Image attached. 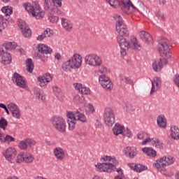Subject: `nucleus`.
Listing matches in <instances>:
<instances>
[{
  "mask_svg": "<svg viewBox=\"0 0 179 179\" xmlns=\"http://www.w3.org/2000/svg\"><path fill=\"white\" fill-rule=\"evenodd\" d=\"M157 122L159 128H166V127H167V122L166 121V117L163 115H160L157 117Z\"/></svg>",
  "mask_w": 179,
  "mask_h": 179,
  "instance_id": "bb28decb",
  "label": "nucleus"
},
{
  "mask_svg": "<svg viewBox=\"0 0 179 179\" xmlns=\"http://www.w3.org/2000/svg\"><path fill=\"white\" fill-rule=\"evenodd\" d=\"M102 124L101 122H100V121L97 120L96 122V128H101Z\"/></svg>",
  "mask_w": 179,
  "mask_h": 179,
  "instance_id": "338daca9",
  "label": "nucleus"
},
{
  "mask_svg": "<svg viewBox=\"0 0 179 179\" xmlns=\"http://www.w3.org/2000/svg\"><path fill=\"white\" fill-rule=\"evenodd\" d=\"M62 24L64 29L67 31H71V30H72V29L73 28L72 22L65 18H62Z\"/></svg>",
  "mask_w": 179,
  "mask_h": 179,
  "instance_id": "a878e982",
  "label": "nucleus"
},
{
  "mask_svg": "<svg viewBox=\"0 0 179 179\" xmlns=\"http://www.w3.org/2000/svg\"><path fill=\"white\" fill-rule=\"evenodd\" d=\"M152 68L155 72H159V71H162V68H163V63L162 62V59H157L152 63Z\"/></svg>",
  "mask_w": 179,
  "mask_h": 179,
  "instance_id": "393cba45",
  "label": "nucleus"
},
{
  "mask_svg": "<svg viewBox=\"0 0 179 179\" xmlns=\"http://www.w3.org/2000/svg\"><path fill=\"white\" fill-rule=\"evenodd\" d=\"M38 81L39 82V86L41 87H45L46 85L45 83H48V80L47 78H45L44 76H40L38 78Z\"/></svg>",
  "mask_w": 179,
  "mask_h": 179,
  "instance_id": "58836bf2",
  "label": "nucleus"
},
{
  "mask_svg": "<svg viewBox=\"0 0 179 179\" xmlns=\"http://www.w3.org/2000/svg\"><path fill=\"white\" fill-rule=\"evenodd\" d=\"M18 146L22 150H26V149H27V143L26 141V139L20 141L18 144Z\"/></svg>",
  "mask_w": 179,
  "mask_h": 179,
  "instance_id": "de8ad7c7",
  "label": "nucleus"
},
{
  "mask_svg": "<svg viewBox=\"0 0 179 179\" xmlns=\"http://www.w3.org/2000/svg\"><path fill=\"white\" fill-rule=\"evenodd\" d=\"M43 34H45V37H52V36L54 34V31L50 28H47L44 31Z\"/></svg>",
  "mask_w": 179,
  "mask_h": 179,
  "instance_id": "09e8293b",
  "label": "nucleus"
},
{
  "mask_svg": "<svg viewBox=\"0 0 179 179\" xmlns=\"http://www.w3.org/2000/svg\"><path fill=\"white\" fill-rule=\"evenodd\" d=\"M103 160L104 162H110V163H102V164H98L95 165V167L97 171H99L101 173L107 172V173H111L118 164H120V162L115 157H113L111 156H105L103 158Z\"/></svg>",
  "mask_w": 179,
  "mask_h": 179,
  "instance_id": "f03ea898",
  "label": "nucleus"
},
{
  "mask_svg": "<svg viewBox=\"0 0 179 179\" xmlns=\"http://www.w3.org/2000/svg\"><path fill=\"white\" fill-rule=\"evenodd\" d=\"M38 51L39 54H51L52 52V49L48 45L45 44H39L38 46Z\"/></svg>",
  "mask_w": 179,
  "mask_h": 179,
  "instance_id": "4be33fe9",
  "label": "nucleus"
},
{
  "mask_svg": "<svg viewBox=\"0 0 179 179\" xmlns=\"http://www.w3.org/2000/svg\"><path fill=\"white\" fill-rule=\"evenodd\" d=\"M114 19L117 20L116 22V31L119 33V35L117 36V41L121 49L122 55H126L127 51L129 48L136 50V51H139L141 50V45L138 43V39L134 37L130 39V41H127V39L124 37L129 36V31H128V27L124 21H122V17L120 14H115Z\"/></svg>",
  "mask_w": 179,
  "mask_h": 179,
  "instance_id": "f257e3e1",
  "label": "nucleus"
},
{
  "mask_svg": "<svg viewBox=\"0 0 179 179\" xmlns=\"http://www.w3.org/2000/svg\"><path fill=\"white\" fill-rule=\"evenodd\" d=\"M129 167H130L131 170H134V171H136V173H142V171H145V170L148 169V166L141 164H129Z\"/></svg>",
  "mask_w": 179,
  "mask_h": 179,
  "instance_id": "aec40b11",
  "label": "nucleus"
},
{
  "mask_svg": "<svg viewBox=\"0 0 179 179\" xmlns=\"http://www.w3.org/2000/svg\"><path fill=\"white\" fill-rule=\"evenodd\" d=\"M6 127H8V121L5 118L1 117L0 120V128L5 131V129H6Z\"/></svg>",
  "mask_w": 179,
  "mask_h": 179,
  "instance_id": "c03bdc74",
  "label": "nucleus"
},
{
  "mask_svg": "<svg viewBox=\"0 0 179 179\" xmlns=\"http://www.w3.org/2000/svg\"><path fill=\"white\" fill-rule=\"evenodd\" d=\"M161 162H163L166 166H170L171 164H173L174 162H176V159L171 155H168L161 158Z\"/></svg>",
  "mask_w": 179,
  "mask_h": 179,
  "instance_id": "c85d7f7f",
  "label": "nucleus"
},
{
  "mask_svg": "<svg viewBox=\"0 0 179 179\" xmlns=\"http://www.w3.org/2000/svg\"><path fill=\"white\" fill-rule=\"evenodd\" d=\"M175 85L179 88V74H176L174 78Z\"/></svg>",
  "mask_w": 179,
  "mask_h": 179,
  "instance_id": "bf43d9fd",
  "label": "nucleus"
},
{
  "mask_svg": "<svg viewBox=\"0 0 179 179\" xmlns=\"http://www.w3.org/2000/svg\"><path fill=\"white\" fill-rule=\"evenodd\" d=\"M85 62L86 65H90V66H101V64H103L101 58L95 54H89L86 55L85 57Z\"/></svg>",
  "mask_w": 179,
  "mask_h": 179,
  "instance_id": "6e6552de",
  "label": "nucleus"
},
{
  "mask_svg": "<svg viewBox=\"0 0 179 179\" xmlns=\"http://www.w3.org/2000/svg\"><path fill=\"white\" fill-rule=\"evenodd\" d=\"M74 103H76L77 104H82L85 103V96L83 95H76L73 98Z\"/></svg>",
  "mask_w": 179,
  "mask_h": 179,
  "instance_id": "c9c22d12",
  "label": "nucleus"
},
{
  "mask_svg": "<svg viewBox=\"0 0 179 179\" xmlns=\"http://www.w3.org/2000/svg\"><path fill=\"white\" fill-rule=\"evenodd\" d=\"M124 152H125V155H129V157H131V159H134V157H135V155H136V148L127 147L124 149Z\"/></svg>",
  "mask_w": 179,
  "mask_h": 179,
  "instance_id": "c756f323",
  "label": "nucleus"
},
{
  "mask_svg": "<svg viewBox=\"0 0 179 179\" xmlns=\"http://www.w3.org/2000/svg\"><path fill=\"white\" fill-rule=\"evenodd\" d=\"M50 0H44V5L45 9H50Z\"/></svg>",
  "mask_w": 179,
  "mask_h": 179,
  "instance_id": "69168bd1",
  "label": "nucleus"
},
{
  "mask_svg": "<svg viewBox=\"0 0 179 179\" xmlns=\"http://www.w3.org/2000/svg\"><path fill=\"white\" fill-rule=\"evenodd\" d=\"M116 169L117 173H118V176L124 177V172H122V169L121 168H115Z\"/></svg>",
  "mask_w": 179,
  "mask_h": 179,
  "instance_id": "e2e57ef3",
  "label": "nucleus"
},
{
  "mask_svg": "<svg viewBox=\"0 0 179 179\" xmlns=\"http://www.w3.org/2000/svg\"><path fill=\"white\" fill-rule=\"evenodd\" d=\"M8 24H9L8 20L3 18L2 15H0V32L8 27Z\"/></svg>",
  "mask_w": 179,
  "mask_h": 179,
  "instance_id": "473e14b6",
  "label": "nucleus"
},
{
  "mask_svg": "<svg viewBox=\"0 0 179 179\" xmlns=\"http://www.w3.org/2000/svg\"><path fill=\"white\" fill-rule=\"evenodd\" d=\"M53 155L57 160H64L65 157V151L61 147H57L53 150Z\"/></svg>",
  "mask_w": 179,
  "mask_h": 179,
  "instance_id": "6ab92c4d",
  "label": "nucleus"
},
{
  "mask_svg": "<svg viewBox=\"0 0 179 179\" xmlns=\"http://www.w3.org/2000/svg\"><path fill=\"white\" fill-rule=\"evenodd\" d=\"M139 37L146 45H150V44H153V38L152 37V35L149 34L148 32H146V31H141L139 32Z\"/></svg>",
  "mask_w": 179,
  "mask_h": 179,
  "instance_id": "f3484780",
  "label": "nucleus"
},
{
  "mask_svg": "<svg viewBox=\"0 0 179 179\" xmlns=\"http://www.w3.org/2000/svg\"><path fill=\"white\" fill-rule=\"evenodd\" d=\"M33 160H34V157L33 155L29 152H21L17 157V163H33Z\"/></svg>",
  "mask_w": 179,
  "mask_h": 179,
  "instance_id": "9d476101",
  "label": "nucleus"
},
{
  "mask_svg": "<svg viewBox=\"0 0 179 179\" xmlns=\"http://www.w3.org/2000/svg\"><path fill=\"white\" fill-rule=\"evenodd\" d=\"M1 11L6 16H10L11 13H13V10L12 7L10 6H4L1 8Z\"/></svg>",
  "mask_w": 179,
  "mask_h": 179,
  "instance_id": "e433bc0d",
  "label": "nucleus"
},
{
  "mask_svg": "<svg viewBox=\"0 0 179 179\" xmlns=\"http://www.w3.org/2000/svg\"><path fill=\"white\" fill-rule=\"evenodd\" d=\"M120 80H122V82H124V83H127V85H134V81L129 78L120 76Z\"/></svg>",
  "mask_w": 179,
  "mask_h": 179,
  "instance_id": "37998d69",
  "label": "nucleus"
},
{
  "mask_svg": "<svg viewBox=\"0 0 179 179\" xmlns=\"http://www.w3.org/2000/svg\"><path fill=\"white\" fill-rule=\"evenodd\" d=\"M62 68L64 72L71 71V60H68L66 62H64L62 65Z\"/></svg>",
  "mask_w": 179,
  "mask_h": 179,
  "instance_id": "ea45409f",
  "label": "nucleus"
},
{
  "mask_svg": "<svg viewBox=\"0 0 179 179\" xmlns=\"http://www.w3.org/2000/svg\"><path fill=\"white\" fill-rule=\"evenodd\" d=\"M152 141L155 148H157L158 149H163L164 144L162 143V141H159L157 138H152Z\"/></svg>",
  "mask_w": 179,
  "mask_h": 179,
  "instance_id": "4c0bfd02",
  "label": "nucleus"
},
{
  "mask_svg": "<svg viewBox=\"0 0 179 179\" xmlns=\"http://www.w3.org/2000/svg\"><path fill=\"white\" fill-rule=\"evenodd\" d=\"M99 80L100 85L103 87V89H106V90H111V89H113V83H111L110 78H108V77L105 74L100 76Z\"/></svg>",
  "mask_w": 179,
  "mask_h": 179,
  "instance_id": "2eb2a0df",
  "label": "nucleus"
},
{
  "mask_svg": "<svg viewBox=\"0 0 179 179\" xmlns=\"http://www.w3.org/2000/svg\"><path fill=\"white\" fill-rule=\"evenodd\" d=\"M170 41L164 38L158 45V51L162 58H171V52H170Z\"/></svg>",
  "mask_w": 179,
  "mask_h": 179,
  "instance_id": "423d86ee",
  "label": "nucleus"
},
{
  "mask_svg": "<svg viewBox=\"0 0 179 179\" xmlns=\"http://www.w3.org/2000/svg\"><path fill=\"white\" fill-rule=\"evenodd\" d=\"M13 117L14 118H16L17 120H19L20 118V110L17 109V110L11 113Z\"/></svg>",
  "mask_w": 179,
  "mask_h": 179,
  "instance_id": "864d4df0",
  "label": "nucleus"
},
{
  "mask_svg": "<svg viewBox=\"0 0 179 179\" xmlns=\"http://www.w3.org/2000/svg\"><path fill=\"white\" fill-rule=\"evenodd\" d=\"M137 136L140 141H143L142 142V145H146L150 141V138H149V134H148L146 132L144 131H140Z\"/></svg>",
  "mask_w": 179,
  "mask_h": 179,
  "instance_id": "b1692460",
  "label": "nucleus"
},
{
  "mask_svg": "<svg viewBox=\"0 0 179 179\" xmlns=\"http://www.w3.org/2000/svg\"><path fill=\"white\" fill-rule=\"evenodd\" d=\"M53 5L56 6V8H61L62 6V0H52Z\"/></svg>",
  "mask_w": 179,
  "mask_h": 179,
  "instance_id": "5fc2aeb1",
  "label": "nucleus"
},
{
  "mask_svg": "<svg viewBox=\"0 0 179 179\" xmlns=\"http://www.w3.org/2000/svg\"><path fill=\"white\" fill-rule=\"evenodd\" d=\"M24 8L25 10L28 11V13L34 17H36V19H42L44 17V12L41 10V8H40V5L38 3H35V6H33L30 3H24Z\"/></svg>",
  "mask_w": 179,
  "mask_h": 179,
  "instance_id": "39448f33",
  "label": "nucleus"
},
{
  "mask_svg": "<svg viewBox=\"0 0 179 179\" xmlns=\"http://www.w3.org/2000/svg\"><path fill=\"white\" fill-rule=\"evenodd\" d=\"M34 94L36 96L38 100H42V101H44V96H43V94H41V90L38 88L35 89Z\"/></svg>",
  "mask_w": 179,
  "mask_h": 179,
  "instance_id": "79ce46f5",
  "label": "nucleus"
},
{
  "mask_svg": "<svg viewBox=\"0 0 179 179\" xmlns=\"http://www.w3.org/2000/svg\"><path fill=\"white\" fill-rule=\"evenodd\" d=\"M142 151L143 152V153H145V155L149 156V157H156V150H155L152 148H142Z\"/></svg>",
  "mask_w": 179,
  "mask_h": 179,
  "instance_id": "cd10ccee",
  "label": "nucleus"
},
{
  "mask_svg": "<svg viewBox=\"0 0 179 179\" xmlns=\"http://www.w3.org/2000/svg\"><path fill=\"white\" fill-rule=\"evenodd\" d=\"M124 110L127 113H131L132 111V105L130 103H126L124 106Z\"/></svg>",
  "mask_w": 179,
  "mask_h": 179,
  "instance_id": "3c124183",
  "label": "nucleus"
},
{
  "mask_svg": "<svg viewBox=\"0 0 179 179\" xmlns=\"http://www.w3.org/2000/svg\"><path fill=\"white\" fill-rule=\"evenodd\" d=\"M17 47V43L15 42H7L3 46V48L0 49V59L1 64L8 65L12 62V56L10 53L7 51L9 50H15Z\"/></svg>",
  "mask_w": 179,
  "mask_h": 179,
  "instance_id": "7ed1b4c3",
  "label": "nucleus"
},
{
  "mask_svg": "<svg viewBox=\"0 0 179 179\" xmlns=\"http://www.w3.org/2000/svg\"><path fill=\"white\" fill-rule=\"evenodd\" d=\"M161 83L162 81L160 80V78L155 77L152 81V88L150 94H153V93L160 87Z\"/></svg>",
  "mask_w": 179,
  "mask_h": 179,
  "instance_id": "412c9836",
  "label": "nucleus"
},
{
  "mask_svg": "<svg viewBox=\"0 0 179 179\" xmlns=\"http://www.w3.org/2000/svg\"><path fill=\"white\" fill-rule=\"evenodd\" d=\"M8 110L11 112L13 113L17 110H19V107L17 106V105H16L15 103H10L7 106Z\"/></svg>",
  "mask_w": 179,
  "mask_h": 179,
  "instance_id": "a18cd8bd",
  "label": "nucleus"
},
{
  "mask_svg": "<svg viewBox=\"0 0 179 179\" xmlns=\"http://www.w3.org/2000/svg\"><path fill=\"white\" fill-rule=\"evenodd\" d=\"M44 78H45L48 82H51V80H52V76H51L50 73H47L45 76H44Z\"/></svg>",
  "mask_w": 179,
  "mask_h": 179,
  "instance_id": "052dcab7",
  "label": "nucleus"
},
{
  "mask_svg": "<svg viewBox=\"0 0 179 179\" xmlns=\"http://www.w3.org/2000/svg\"><path fill=\"white\" fill-rule=\"evenodd\" d=\"M17 26L20 29L22 35L24 37H30L31 36V31L30 30V27L26 24V21L18 19L17 20Z\"/></svg>",
  "mask_w": 179,
  "mask_h": 179,
  "instance_id": "f8f14e48",
  "label": "nucleus"
},
{
  "mask_svg": "<svg viewBox=\"0 0 179 179\" xmlns=\"http://www.w3.org/2000/svg\"><path fill=\"white\" fill-rule=\"evenodd\" d=\"M67 117L69 121H81V122H86L87 121L86 116L79 111H77L75 113L67 112Z\"/></svg>",
  "mask_w": 179,
  "mask_h": 179,
  "instance_id": "ddd939ff",
  "label": "nucleus"
},
{
  "mask_svg": "<svg viewBox=\"0 0 179 179\" xmlns=\"http://www.w3.org/2000/svg\"><path fill=\"white\" fill-rule=\"evenodd\" d=\"M52 90H53L55 94L57 96V97H58V96H59V94L61 93V89L58 87H53Z\"/></svg>",
  "mask_w": 179,
  "mask_h": 179,
  "instance_id": "4d7b16f0",
  "label": "nucleus"
},
{
  "mask_svg": "<svg viewBox=\"0 0 179 179\" xmlns=\"http://www.w3.org/2000/svg\"><path fill=\"white\" fill-rule=\"evenodd\" d=\"M55 59H58V60L61 59V55L59 53H55Z\"/></svg>",
  "mask_w": 179,
  "mask_h": 179,
  "instance_id": "774afa93",
  "label": "nucleus"
},
{
  "mask_svg": "<svg viewBox=\"0 0 179 179\" xmlns=\"http://www.w3.org/2000/svg\"><path fill=\"white\" fill-rule=\"evenodd\" d=\"M171 137L172 139H179V129L176 126L171 127Z\"/></svg>",
  "mask_w": 179,
  "mask_h": 179,
  "instance_id": "7c9ffc66",
  "label": "nucleus"
},
{
  "mask_svg": "<svg viewBox=\"0 0 179 179\" xmlns=\"http://www.w3.org/2000/svg\"><path fill=\"white\" fill-rule=\"evenodd\" d=\"M49 20L51 23H57L59 20V18L55 15H52L49 17Z\"/></svg>",
  "mask_w": 179,
  "mask_h": 179,
  "instance_id": "6e6d98bb",
  "label": "nucleus"
},
{
  "mask_svg": "<svg viewBox=\"0 0 179 179\" xmlns=\"http://www.w3.org/2000/svg\"><path fill=\"white\" fill-rule=\"evenodd\" d=\"M45 142L47 146H54L55 145V142L51 141L50 140H45Z\"/></svg>",
  "mask_w": 179,
  "mask_h": 179,
  "instance_id": "0e129e2a",
  "label": "nucleus"
},
{
  "mask_svg": "<svg viewBox=\"0 0 179 179\" xmlns=\"http://www.w3.org/2000/svg\"><path fill=\"white\" fill-rule=\"evenodd\" d=\"M34 57L36 59H41L42 62H47L48 61V56L45 55V53L36 52L34 53Z\"/></svg>",
  "mask_w": 179,
  "mask_h": 179,
  "instance_id": "2f4dec72",
  "label": "nucleus"
},
{
  "mask_svg": "<svg viewBox=\"0 0 179 179\" xmlns=\"http://www.w3.org/2000/svg\"><path fill=\"white\" fill-rule=\"evenodd\" d=\"M113 132L114 135L118 136V135L123 134V136H127L129 138L131 136V131L128 130V129H124V126L120 124V123H117L113 128Z\"/></svg>",
  "mask_w": 179,
  "mask_h": 179,
  "instance_id": "9b49d317",
  "label": "nucleus"
},
{
  "mask_svg": "<svg viewBox=\"0 0 179 179\" xmlns=\"http://www.w3.org/2000/svg\"><path fill=\"white\" fill-rule=\"evenodd\" d=\"M85 112L87 114H93V113H94V106L91 103H88L85 106Z\"/></svg>",
  "mask_w": 179,
  "mask_h": 179,
  "instance_id": "a19ab883",
  "label": "nucleus"
},
{
  "mask_svg": "<svg viewBox=\"0 0 179 179\" xmlns=\"http://www.w3.org/2000/svg\"><path fill=\"white\" fill-rule=\"evenodd\" d=\"M10 142H15V138L10 135L3 136V143H10Z\"/></svg>",
  "mask_w": 179,
  "mask_h": 179,
  "instance_id": "49530a36",
  "label": "nucleus"
},
{
  "mask_svg": "<svg viewBox=\"0 0 179 179\" xmlns=\"http://www.w3.org/2000/svg\"><path fill=\"white\" fill-rule=\"evenodd\" d=\"M16 155H17V151L13 148H8L6 151L3 152V155L8 162L13 160L16 157Z\"/></svg>",
  "mask_w": 179,
  "mask_h": 179,
  "instance_id": "a211bd4d",
  "label": "nucleus"
},
{
  "mask_svg": "<svg viewBox=\"0 0 179 179\" xmlns=\"http://www.w3.org/2000/svg\"><path fill=\"white\" fill-rule=\"evenodd\" d=\"M27 71L29 72V73H33V70L34 69V64H33V60L31 59H27Z\"/></svg>",
  "mask_w": 179,
  "mask_h": 179,
  "instance_id": "72a5a7b5",
  "label": "nucleus"
},
{
  "mask_svg": "<svg viewBox=\"0 0 179 179\" xmlns=\"http://www.w3.org/2000/svg\"><path fill=\"white\" fill-rule=\"evenodd\" d=\"M153 166L156 167V169L160 171L161 169L166 167V164L163 161H161V159H159L153 164Z\"/></svg>",
  "mask_w": 179,
  "mask_h": 179,
  "instance_id": "f704fd0d",
  "label": "nucleus"
},
{
  "mask_svg": "<svg viewBox=\"0 0 179 179\" xmlns=\"http://www.w3.org/2000/svg\"><path fill=\"white\" fill-rule=\"evenodd\" d=\"M75 89L78 90L81 94H90V89L80 83H77L75 86Z\"/></svg>",
  "mask_w": 179,
  "mask_h": 179,
  "instance_id": "5701e85b",
  "label": "nucleus"
},
{
  "mask_svg": "<svg viewBox=\"0 0 179 179\" xmlns=\"http://www.w3.org/2000/svg\"><path fill=\"white\" fill-rule=\"evenodd\" d=\"M103 120L108 127H113L114 122H115V116L114 115V111L111 108H106L103 115Z\"/></svg>",
  "mask_w": 179,
  "mask_h": 179,
  "instance_id": "1a4fd4ad",
  "label": "nucleus"
},
{
  "mask_svg": "<svg viewBox=\"0 0 179 179\" xmlns=\"http://www.w3.org/2000/svg\"><path fill=\"white\" fill-rule=\"evenodd\" d=\"M12 80L19 86V87H22V89H26L27 87V85L26 84V80L22 76H20L17 73H15L12 77Z\"/></svg>",
  "mask_w": 179,
  "mask_h": 179,
  "instance_id": "dca6fc26",
  "label": "nucleus"
},
{
  "mask_svg": "<svg viewBox=\"0 0 179 179\" xmlns=\"http://www.w3.org/2000/svg\"><path fill=\"white\" fill-rule=\"evenodd\" d=\"M52 125L54 127L56 131L58 132H66V122L62 117L54 116L51 118Z\"/></svg>",
  "mask_w": 179,
  "mask_h": 179,
  "instance_id": "0eeeda50",
  "label": "nucleus"
},
{
  "mask_svg": "<svg viewBox=\"0 0 179 179\" xmlns=\"http://www.w3.org/2000/svg\"><path fill=\"white\" fill-rule=\"evenodd\" d=\"M44 38H47L45 37V35L44 34V32H43L42 34L38 36V37L36 38V40H38V41H43Z\"/></svg>",
  "mask_w": 179,
  "mask_h": 179,
  "instance_id": "680f3d73",
  "label": "nucleus"
},
{
  "mask_svg": "<svg viewBox=\"0 0 179 179\" xmlns=\"http://www.w3.org/2000/svg\"><path fill=\"white\" fill-rule=\"evenodd\" d=\"M26 142H27V145L28 146H30V148H31V146H34L36 145V141L31 139V138H27L25 139Z\"/></svg>",
  "mask_w": 179,
  "mask_h": 179,
  "instance_id": "603ef678",
  "label": "nucleus"
},
{
  "mask_svg": "<svg viewBox=\"0 0 179 179\" xmlns=\"http://www.w3.org/2000/svg\"><path fill=\"white\" fill-rule=\"evenodd\" d=\"M69 61H71V69H79L82 66V56L79 54L73 55Z\"/></svg>",
  "mask_w": 179,
  "mask_h": 179,
  "instance_id": "4468645a",
  "label": "nucleus"
},
{
  "mask_svg": "<svg viewBox=\"0 0 179 179\" xmlns=\"http://www.w3.org/2000/svg\"><path fill=\"white\" fill-rule=\"evenodd\" d=\"M156 16L159 19V20H164V14H163V13L158 11L156 13Z\"/></svg>",
  "mask_w": 179,
  "mask_h": 179,
  "instance_id": "13d9d810",
  "label": "nucleus"
},
{
  "mask_svg": "<svg viewBox=\"0 0 179 179\" xmlns=\"http://www.w3.org/2000/svg\"><path fill=\"white\" fill-rule=\"evenodd\" d=\"M68 124H69V131H73L75 129V125L76 124V120H68Z\"/></svg>",
  "mask_w": 179,
  "mask_h": 179,
  "instance_id": "8fccbe9b",
  "label": "nucleus"
},
{
  "mask_svg": "<svg viewBox=\"0 0 179 179\" xmlns=\"http://www.w3.org/2000/svg\"><path fill=\"white\" fill-rule=\"evenodd\" d=\"M106 2L109 3V5L113 8H120L121 10L127 15L132 13L135 11L136 8L134 6V4L130 0H121L122 4H120V1L118 0H106Z\"/></svg>",
  "mask_w": 179,
  "mask_h": 179,
  "instance_id": "20e7f679",
  "label": "nucleus"
}]
</instances>
